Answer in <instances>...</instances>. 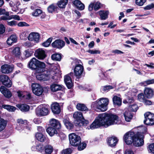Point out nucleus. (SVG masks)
I'll return each instance as SVG.
<instances>
[{
    "label": "nucleus",
    "mask_w": 154,
    "mask_h": 154,
    "mask_svg": "<svg viewBox=\"0 0 154 154\" xmlns=\"http://www.w3.org/2000/svg\"><path fill=\"white\" fill-rule=\"evenodd\" d=\"M118 116L111 113H104L100 114L90 126L91 129L104 126L107 127L109 125L119 124Z\"/></svg>",
    "instance_id": "nucleus-1"
},
{
    "label": "nucleus",
    "mask_w": 154,
    "mask_h": 154,
    "mask_svg": "<svg viewBox=\"0 0 154 154\" xmlns=\"http://www.w3.org/2000/svg\"><path fill=\"white\" fill-rule=\"evenodd\" d=\"M28 66L30 68L35 70L38 73L43 72L44 69L46 67L44 63L39 61L35 58H33L30 60Z\"/></svg>",
    "instance_id": "nucleus-2"
},
{
    "label": "nucleus",
    "mask_w": 154,
    "mask_h": 154,
    "mask_svg": "<svg viewBox=\"0 0 154 154\" xmlns=\"http://www.w3.org/2000/svg\"><path fill=\"white\" fill-rule=\"evenodd\" d=\"M109 100L107 98H102L93 103L91 106L97 108L103 112L107 109Z\"/></svg>",
    "instance_id": "nucleus-3"
},
{
    "label": "nucleus",
    "mask_w": 154,
    "mask_h": 154,
    "mask_svg": "<svg viewBox=\"0 0 154 154\" xmlns=\"http://www.w3.org/2000/svg\"><path fill=\"white\" fill-rule=\"evenodd\" d=\"M73 117L76 120L75 123L76 126L85 125L89 123L88 120L84 119L82 113L81 112L77 111L75 112L73 114Z\"/></svg>",
    "instance_id": "nucleus-4"
},
{
    "label": "nucleus",
    "mask_w": 154,
    "mask_h": 154,
    "mask_svg": "<svg viewBox=\"0 0 154 154\" xmlns=\"http://www.w3.org/2000/svg\"><path fill=\"white\" fill-rule=\"evenodd\" d=\"M69 139L70 144L74 146H78L81 142L80 137L74 133L69 135Z\"/></svg>",
    "instance_id": "nucleus-5"
},
{
    "label": "nucleus",
    "mask_w": 154,
    "mask_h": 154,
    "mask_svg": "<svg viewBox=\"0 0 154 154\" xmlns=\"http://www.w3.org/2000/svg\"><path fill=\"white\" fill-rule=\"evenodd\" d=\"M136 135L137 134H135L133 131H129L125 134L123 138L126 143L129 145L133 142Z\"/></svg>",
    "instance_id": "nucleus-6"
},
{
    "label": "nucleus",
    "mask_w": 154,
    "mask_h": 154,
    "mask_svg": "<svg viewBox=\"0 0 154 154\" xmlns=\"http://www.w3.org/2000/svg\"><path fill=\"white\" fill-rule=\"evenodd\" d=\"M143 135V134L138 132L133 141V145L136 146H140L144 144Z\"/></svg>",
    "instance_id": "nucleus-7"
},
{
    "label": "nucleus",
    "mask_w": 154,
    "mask_h": 154,
    "mask_svg": "<svg viewBox=\"0 0 154 154\" xmlns=\"http://www.w3.org/2000/svg\"><path fill=\"white\" fill-rule=\"evenodd\" d=\"M145 120H144L145 124L148 125L154 124V114L150 112L146 113L144 114Z\"/></svg>",
    "instance_id": "nucleus-8"
},
{
    "label": "nucleus",
    "mask_w": 154,
    "mask_h": 154,
    "mask_svg": "<svg viewBox=\"0 0 154 154\" xmlns=\"http://www.w3.org/2000/svg\"><path fill=\"white\" fill-rule=\"evenodd\" d=\"M32 87L33 93L37 96H39L41 95L43 92L42 88L39 84L32 83Z\"/></svg>",
    "instance_id": "nucleus-9"
},
{
    "label": "nucleus",
    "mask_w": 154,
    "mask_h": 154,
    "mask_svg": "<svg viewBox=\"0 0 154 154\" xmlns=\"http://www.w3.org/2000/svg\"><path fill=\"white\" fill-rule=\"evenodd\" d=\"M0 81L2 82V84L8 88L11 87L12 85L9 78L5 75H0Z\"/></svg>",
    "instance_id": "nucleus-10"
},
{
    "label": "nucleus",
    "mask_w": 154,
    "mask_h": 154,
    "mask_svg": "<svg viewBox=\"0 0 154 154\" xmlns=\"http://www.w3.org/2000/svg\"><path fill=\"white\" fill-rule=\"evenodd\" d=\"M83 70L84 68L82 65L79 64L76 65L74 69L75 75L78 79L80 78Z\"/></svg>",
    "instance_id": "nucleus-11"
},
{
    "label": "nucleus",
    "mask_w": 154,
    "mask_h": 154,
    "mask_svg": "<svg viewBox=\"0 0 154 154\" xmlns=\"http://www.w3.org/2000/svg\"><path fill=\"white\" fill-rule=\"evenodd\" d=\"M101 3L99 2H92L88 6V10L89 11H91L94 8L95 11H97L101 8Z\"/></svg>",
    "instance_id": "nucleus-12"
},
{
    "label": "nucleus",
    "mask_w": 154,
    "mask_h": 154,
    "mask_svg": "<svg viewBox=\"0 0 154 154\" xmlns=\"http://www.w3.org/2000/svg\"><path fill=\"white\" fill-rule=\"evenodd\" d=\"M50 72H49L50 73ZM53 72L51 71L50 73L48 72L47 74H42L37 75L36 77L37 79L39 80L47 81L52 76V73Z\"/></svg>",
    "instance_id": "nucleus-13"
},
{
    "label": "nucleus",
    "mask_w": 154,
    "mask_h": 154,
    "mask_svg": "<svg viewBox=\"0 0 154 154\" xmlns=\"http://www.w3.org/2000/svg\"><path fill=\"white\" fill-rule=\"evenodd\" d=\"M52 45L53 48L61 49L64 46L65 42L61 40L57 39L52 43Z\"/></svg>",
    "instance_id": "nucleus-14"
},
{
    "label": "nucleus",
    "mask_w": 154,
    "mask_h": 154,
    "mask_svg": "<svg viewBox=\"0 0 154 154\" xmlns=\"http://www.w3.org/2000/svg\"><path fill=\"white\" fill-rule=\"evenodd\" d=\"M51 109L52 112L54 114H58L61 111L60 106L59 103L57 102L51 104Z\"/></svg>",
    "instance_id": "nucleus-15"
},
{
    "label": "nucleus",
    "mask_w": 154,
    "mask_h": 154,
    "mask_svg": "<svg viewBox=\"0 0 154 154\" xmlns=\"http://www.w3.org/2000/svg\"><path fill=\"white\" fill-rule=\"evenodd\" d=\"M17 122L18 124L16 127V129L20 131L24 129V126L26 124L27 121L22 119H18L17 120Z\"/></svg>",
    "instance_id": "nucleus-16"
},
{
    "label": "nucleus",
    "mask_w": 154,
    "mask_h": 154,
    "mask_svg": "<svg viewBox=\"0 0 154 154\" xmlns=\"http://www.w3.org/2000/svg\"><path fill=\"white\" fill-rule=\"evenodd\" d=\"M35 55L38 59L41 60L44 59L46 57L45 51L41 49L37 50L35 52Z\"/></svg>",
    "instance_id": "nucleus-17"
},
{
    "label": "nucleus",
    "mask_w": 154,
    "mask_h": 154,
    "mask_svg": "<svg viewBox=\"0 0 154 154\" xmlns=\"http://www.w3.org/2000/svg\"><path fill=\"white\" fill-rule=\"evenodd\" d=\"M49 112L48 109L46 107L38 109L36 110L37 115L39 116H45L47 115Z\"/></svg>",
    "instance_id": "nucleus-18"
},
{
    "label": "nucleus",
    "mask_w": 154,
    "mask_h": 154,
    "mask_svg": "<svg viewBox=\"0 0 154 154\" xmlns=\"http://www.w3.org/2000/svg\"><path fill=\"white\" fill-rule=\"evenodd\" d=\"M13 69V67L12 66L5 64L1 67V71L4 73H9L11 72Z\"/></svg>",
    "instance_id": "nucleus-19"
},
{
    "label": "nucleus",
    "mask_w": 154,
    "mask_h": 154,
    "mask_svg": "<svg viewBox=\"0 0 154 154\" xmlns=\"http://www.w3.org/2000/svg\"><path fill=\"white\" fill-rule=\"evenodd\" d=\"M28 38L29 40L34 41L37 43L38 42L39 40V35L38 33L32 32L29 35Z\"/></svg>",
    "instance_id": "nucleus-20"
},
{
    "label": "nucleus",
    "mask_w": 154,
    "mask_h": 154,
    "mask_svg": "<svg viewBox=\"0 0 154 154\" xmlns=\"http://www.w3.org/2000/svg\"><path fill=\"white\" fill-rule=\"evenodd\" d=\"M50 124L52 127L57 129H60L61 128V125L59 122L54 119H52L50 120Z\"/></svg>",
    "instance_id": "nucleus-21"
},
{
    "label": "nucleus",
    "mask_w": 154,
    "mask_h": 154,
    "mask_svg": "<svg viewBox=\"0 0 154 154\" xmlns=\"http://www.w3.org/2000/svg\"><path fill=\"white\" fill-rule=\"evenodd\" d=\"M0 91L1 93L6 97L9 98L11 96V93L8 89L5 86H1L0 88Z\"/></svg>",
    "instance_id": "nucleus-22"
},
{
    "label": "nucleus",
    "mask_w": 154,
    "mask_h": 154,
    "mask_svg": "<svg viewBox=\"0 0 154 154\" xmlns=\"http://www.w3.org/2000/svg\"><path fill=\"white\" fill-rule=\"evenodd\" d=\"M144 92L145 96L148 98L152 97L153 95V91L151 88H146Z\"/></svg>",
    "instance_id": "nucleus-23"
},
{
    "label": "nucleus",
    "mask_w": 154,
    "mask_h": 154,
    "mask_svg": "<svg viewBox=\"0 0 154 154\" xmlns=\"http://www.w3.org/2000/svg\"><path fill=\"white\" fill-rule=\"evenodd\" d=\"M64 81L67 87L68 88H71L72 86V84L70 77L68 75H65Z\"/></svg>",
    "instance_id": "nucleus-24"
},
{
    "label": "nucleus",
    "mask_w": 154,
    "mask_h": 154,
    "mask_svg": "<svg viewBox=\"0 0 154 154\" xmlns=\"http://www.w3.org/2000/svg\"><path fill=\"white\" fill-rule=\"evenodd\" d=\"M112 101L114 105L120 106L122 105V99L117 96H114L112 98Z\"/></svg>",
    "instance_id": "nucleus-25"
},
{
    "label": "nucleus",
    "mask_w": 154,
    "mask_h": 154,
    "mask_svg": "<svg viewBox=\"0 0 154 154\" xmlns=\"http://www.w3.org/2000/svg\"><path fill=\"white\" fill-rule=\"evenodd\" d=\"M73 4L80 10H82L85 8L84 5L79 0H75L73 2Z\"/></svg>",
    "instance_id": "nucleus-26"
},
{
    "label": "nucleus",
    "mask_w": 154,
    "mask_h": 154,
    "mask_svg": "<svg viewBox=\"0 0 154 154\" xmlns=\"http://www.w3.org/2000/svg\"><path fill=\"white\" fill-rule=\"evenodd\" d=\"M118 141V140L116 138L113 137L109 138L107 140L109 145L111 147L115 146Z\"/></svg>",
    "instance_id": "nucleus-27"
},
{
    "label": "nucleus",
    "mask_w": 154,
    "mask_h": 154,
    "mask_svg": "<svg viewBox=\"0 0 154 154\" xmlns=\"http://www.w3.org/2000/svg\"><path fill=\"white\" fill-rule=\"evenodd\" d=\"M100 16V18L102 20H105L108 18V16L109 13L108 11L101 10L98 12Z\"/></svg>",
    "instance_id": "nucleus-28"
},
{
    "label": "nucleus",
    "mask_w": 154,
    "mask_h": 154,
    "mask_svg": "<svg viewBox=\"0 0 154 154\" xmlns=\"http://www.w3.org/2000/svg\"><path fill=\"white\" fill-rule=\"evenodd\" d=\"M124 115L125 120L128 122H130L132 117L131 113L127 109L125 111Z\"/></svg>",
    "instance_id": "nucleus-29"
},
{
    "label": "nucleus",
    "mask_w": 154,
    "mask_h": 154,
    "mask_svg": "<svg viewBox=\"0 0 154 154\" xmlns=\"http://www.w3.org/2000/svg\"><path fill=\"white\" fill-rule=\"evenodd\" d=\"M35 137L38 141L41 142H44L46 138L45 136L41 133H36Z\"/></svg>",
    "instance_id": "nucleus-30"
},
{
    "label": "nucleus",
    "mask_w": 154,
    "mask_h": 154,
    "mask_svg": "<svg viewBox=\"0 0 154 154\" xmlns=\"http://www.w3.org/2000/svg\"><path fill=\"white\" fill-rule=\"evenodd\" d=\"M16 106L22 112H27L29 109V106L26 104H17Z\"/></svg>",
    "instance_id": "nucleus-31"
},
{
    "label": "nucleus",
    "mask_w": 154,
    "mask_h": 154,
    "mask_svg": "<svg viewBox=\"0 0 154 154\" xmlns=\"http://www.w3.org/2000/svg\"><path fill=\"white\" fill-rule=\"evenodd\" d=\"M12 53L15 57H20L21 55L20 48L19 47L14 48L12 51Z\"/></svg>",
    "instance_id": "nucleus-32"
},
{
    "label": "nucleus",
    "mask_w": 154,
    "mask_h": 154,
    "mask_svg": "<svg viewBox=\"0 0 154 154\" xmlns=\"http://www.w3.org/2000/svg\"><path fill=\"white\" fill-rule=\"evenodd\" d=\"M57 129L52 127L48 128L46 129V131L51 136H53L54 134L57 133L56 130Z\"/></svg>",
    "instance_id": "nucleus-33"
},
{
    "label": "nucleus",
    "mask_w": 154,
    "mask_h": 154,
    "mask_svg": "<svg viewBox=\"0 0 154 154\" xmlns=\"http://www.w3.org/2000/svg\"><path fill=\"white\" fill-rule=\"evenodd\" d=\"M51 89L53 92H56L60 90L62 88V86L57 84H53L51 85Z\"/></svg>",
    "instance_id": "nucleus-34"
},
{
    "label": "nucleus",
    "mask_w": 154,
    "mask_h": 154,
    "mask_svg": "<svg viewBox=\"0 0 154 154\" xmlns=\"http://www.w3.org/2000/svg\"><path fill=\"white\" fill-rule=\"evenodd\" d=\"M76 107L79 110L86 111H88V109L83 104L78 103L76 105Z\"/></svg>",
    "instance_id": "nucleus-35"
},
{
    "label": "nucleus",
    "mask_w": 154,
    "mask_h": 154,
    "mask_svg": "<svg viewBox=\"0 0 154 154\" xmlns=\"http://www.w3.org/2000/svg\"><path fill=\"white\" fill-rule=\"evenodd\" d=\"M7 122L4 119L0 117V132L3 131L6 126Z\"/></svg>",
    "instance_id": "nucleus-36"
},
{
    "label": "nucleus",
    "mask_w": 154,
    "mask_h": 154,
    "mask_svg": "<svg viewBox=\"0 0 154 154\" xmlns=\"http://www.w3.org/2000/svg\"><path fill=\"white\" fill-rule=\"evenodd\" d=\"M51 58L52 60L56 61H60L61 59V54L55 53L52 55Z\"/></svg>",
    "instance_id": "nucleus-37"
},
{
    "label": "nucleus",
    "mask_w": 154,
    "mask_h": 154,
    "mask_svg": "<svg viewBox=\"0 0 154 154\" xmlns=\"http://www.w3.org/2000/svg\"><path fill=\"white\" fill-rule=\"evenodd\" d=\"M68 0H60L57 2V5L60 8H64L68 3Z\"/></svg>",
    "instance_id": "nucleus-38"
},
{
    "label": "nucleus",
    "mask_w": 154,
    "mask_h": 154,
    "mask_svg": "<svg viewBox=\"0 0 154 154\" xmlns=\"http://www.w3.org/2000/svg\"><path fill=\"white\" fill-rule=\"evenodd\" d=\"M63 121L65 125L68 129L70 130L73 128V125L68 119H64Z\"/></svg>",
    "instance_id": "nucleus-39"
},
{
    "label": "nucleus",
    "mask_w": 154,
    "mask_h": 154,
    "mask_svg": "<svg viewBox=\"0 0 154 154\" xmlns=\"http://www.w3.org/2000/svg\"><path fill=\"white\" fill-rule=\"evenodd\" d=\"M53 151V147L51 145H48L45 147V152L47 154H51Z\"/></svg>",
    "instance_id": "nucleus-40"
},
{
    "label": "nucleus",
    "mask_w": 154,
    "mask_h": 154,
    "mask_svg": "<svg viewBox=\"0 0 154 154\" xmlns=\"http://www.w3.org/2000/svg\"><path fill=\"white\" fill-rule=\"evenodd\" d=\"M9 5L11 7L16 6L17 7V6L20 5V3L17 0H11L9 2Z\"/></svg>",
    "instance_id": "nucleus-41"
},
{
    "label": "nucleus",
    "mask_w": 154,
    "mask_h": 154,
    "mask_svg": "<svg viewBox=\"0 0 154 154\" xmlns=\"http://www.w3.org/2000/svg\"><path fill=\"white\" fill-rule=\"evenodd\" d=\"M72 149L70 148H67L63 150L61 152V154H71Z\"/></svg>",
    "instance_id": "nucleus-42"
},
{
    "label": "nucleus",
    "mask_w": 154,
    "mask_h": 154,
    "mask_svg": "<svg viewBox=\"0 0 154 154\" xmlns=\"http://www.w3.org/2000/svg\"><path fill=\"white\" fill-rule=\"evenodd\" d=\"M56 8V5L54 4H52L48 7V10L49 13H52L55 11Z\"/></svg>",
    "instance_id": "nucleus-43"
},
{
    "label": "nucleus",
    "mask_w": 154,
    "mask_h": 154,
    "mask_svg": "<svg viewBox=\"0 0 154 154\" xmlns=\"http://www.w3.org/2000/svg\"><path fill=\"white\" fill-rule=\"evenodd\" d=\"M42 11L40 9H37L32 13V16L35 17L39 16L42 13Z\"/></svg>",
    "instance_id": "nucleus-44"
},
{
    "label": "nucleus",
    "mask_w": 154,
    "mask_h": 154,
    "mask_svg": "<svg viewBox=\"0 0 154 154\" xmlns=\"http://www.w3.org/2000/svg\"><path fill=\"white\" fill-rule=\"evenodd\" d=\"M52 38H49L46 41L43 43L42 45L45 47H48L49 46L52 41Z\"/></svg>",
    "instance_id": "nucleus-45"
},
{
    "label": "nucleus",
    "mask_w": 154,
    "mask_h": 154,
    "mask_svg": "<svg viewBox=\"0 0 154 154\" xmlns=\"http://www.w3.org/2000/svg\"><path fill=\"white\" fill-rule=\"evenodd\" d=\"M102 90L104 92H107L110 89L113 88V87L110 85L104 86L102 87Z\"/></svg>",
    "instance_id": "nucleus-46"
},
{
    "label": "nucleus",
    "mask_w": 154,
    "mask_h": 154,
    "mask_svg": "<svg viewBox=\"0 0 154 154\" xmlns=\"http://www.w3.org/2000/svg\"><path fill=\"white\" fill-rule=\"evenodd\" d=\"M78 146V149L79 150L81 151L85 148L86 144L84 143H81Z\"/></svg>",
    "instance_id": "nucleus-47"
},
{
    "label": "nucleus",
    "mask_w": 154,
    "mask_h": 154,
    "mask_svg": "<svg viewBox=\"0 0 154 154\" xmlns=\"http://www.w3.org/2000/svg\"><path fill=\"white\" fill-rule=\"evenodd\" d=\"M143 83L144 86H146L147 85L154 84V79L147 80L143 82Z\"/></svg>",
    "instance_id": "nucleus-48"
},
{
    "label": "nucleus",
    "mask_w": 154,
    "mask_h": 154,
    "mask_svg": "<svg viewBox=\"0 0 154 154\" xmlns=\"http://www.w3.org/2000/svg\"><path fill=\"white\" fill-rule=\"evenodd\" d=\"M148 151L149 152L154 154V143L149 145Z\"/></svg>",
    "instance_id": "nucleus-49"
},
{
    "label": "nucleus",
    "mask_w": 154,
    "mask_h": 154,
    "mask_svg": "<svg viewBox=\"0 0 154 154\" xmlns=\"http://www.w3.org/2000/svg\"><path fill=\"white\" fill-rule=\"evenodd\" d=\"M129 107L130 110L133 112L136 111L138 109L137 106L135 104L131 105L129 106Z\"/></svg>",
    "instance_id": "nucleus-50"
},
{
    "label": "nucleus",
    "mask_w": 154,
    "mask_h": 154,
    "mask_svg": "<svg viewBox=\"0 0 154 154\" xmlns=\"http://www.w3.org/2000/svg\"><path fill=\"white\" fill-rule=\"evenodd\" d=\"M146 0H136L135 3L138 6H142L146 2Z\"/></svg>",
    "instance_id": "nucleus-51"
},
{
    "label": "nucleus",
    "mask_w": 154,
    "mask_h": 154,
    "mask_svg": "<svg viewBox=\"0 0 154 154\" xmlns=\"http://www.w3.org/2000/svg\"><path fill=\"white\" fill-rule=\"evenodd\" d=\"M7 24L11 26H15L17 24V22L15 20L11 21H7Z\"/></svg>",
    "instance_id": "nucleus-52"
},
{
    "label": "nucleus",
    "mask_w": 154,
    "mask_h": 154,
    "mask_svg": "<svg viewBox=\"0 0 154 154\" xmlns=\"http://www.w3.org/2000/svg\"><path fill=\"white\" fill-rule=\"evenodd\" d=\"M138 99L141 102H143L146 99L144 95L142 93L140 94L138 96Z\"/></svg>",
    "instance_id": "nucleus-53"
},
{
    "label": "nucleus",
    "mask_w": 154,
    "mask_h": 154,
    "mask_svg": "<svg viewBox=\"0 0 154 154\" xmlns=\"http://www.w3.org/2000/svg\"><path fill=\"white\" fill-rule=\"evenodd\" d=\"M44 149V146L41 144H38L36 146V149L37 151H42Z\"/></svg>",
    "instance_id": "nucleus-54"
},
{
    "label": "nucleus",
    "mask_w": 154,
    "mask_h": 154,
    "mask_svg": "<svg viewBox=\"0 0 154 154\" xmlns=\"http://www.w3.org/2000/svg\"><path fill=\"white\" fill-rule=\"evenodd\" d=\"M154 8V4L151 3L146 6L144 8V9L145 10H149Z\"/></svg>",
    "instance_id": "nucleus-55"
},
{
    "label": "nucleus",
    "mask_w": 154,
    "mask_h": 154,
    "mask_svg": "<svg viewBox=\"0 0 154 154\" xmlns=\"http://www.w3.org/2000/svg\"><path fill=\"white\" fill-rule=\"evenodd\" d=\"M88 52L91 54H100V51L98 50H89Z\"/></svg>",
    "instance_id": "nucleus-56"
},
{
    "label": "nucleus",
    "mask_w": 154,
    "mask_h": 154,
    "mask_svg": "<svg viewBox=\"0 0 154 154\" xmlns=\"http://www.w3.org/2000/svg\"><path fill=\"white\" fill-rule=\"evenodd\" d=\"M10 39L14 43H15L17 42V38L16 35H11L9 37Z\"/></svg>",
    "instance_id": "nucleus-57"
},
{
    "label": "nucleus",
    "mask_w": 154,
    "mask_h": 154,
    "mask_svg": "<svg viewBox=\"0 0 154 154\" xmlns=\"http://www.w3.org/2000/svg\"><path fill=\"white\" fill-rule=\"evenodd\" d=\"M5 28L2 24H0V34H2L5 32Z\"/></svg>",
    "instance_id": "nucleus-58"
},
{
    "label": "nucleus",
    "mask_w": 154,
    "mask_h": 154,
    "mask_svg": "<svg viewBox=\"0 0 154 154\" xmlns=\"http://www.w3.org/2000/svg\"><path fill=\"white\" fill-rule=\"evenodd\" d=\"M17 25L19 26L22 27L23 26H28L29 25L26 22H20L18 23Z\"/></svg>",
    "instance_id": "nucleus-59"
},
{
    "label": "nucleus",
    "mask_w": 154,
    "mask_h": 154,
    "mask_svg": "<svg viewBox=\"0 0 154 154\" xmlns=\"http://www.w3.org/2000/svg\"><path fill=\"white\" fill-rule=\"evenodd\" d=\"M28 33L26 32H24L21 34L22 39H26V37H28Z\"/></svg>",
    "instance_id": "nucleus-60"
},
{
    "label": "nucleus",
    "mask_w": 154,
    "mask_h": 154,
    "mask_svg": "<svg viewBox=\"0 0 154 154\" xmlns=\"http://www.w3.org/2000/svg\"><path fill=\"white\" fill-rule=\"evenodd\" d=\"M11 16V17H10V18H11V19H13L14 20H20V17L17 15H11L10 16Z\"/></svg>",
    "instance_id": "nucleus-61"
},
{
    "label": "nucleus",
    "mask_w": 154,
    "mask_h": 154,
    "mask_svg": "<svg viewBox=\"0 0 154 154\" xmlns=\"http://www.w3.org/2000/svg\"><path fill=\"white\" fill-rule=\"evenodd\" d=\"M23 45L26 47H32L33 45V44L29 42H26L24 43Z\"/></svg>",
    "instance_id": "nucleus-62"
},
{
    "label": "nucleus",
    "mask_w": 154,
    "mask_h": 154,
    "mask_svg": "<svg viewBox=\"0 0 154 154\" xmlns=\"http://www.w3.org/2000/svg\"><path fill=\"white\" fill-rule=\"evenodd\" d=\"M25 55L26 57H28L31 56V54L28 50H26L24 51Z\"/></svg>",
    "instance_id": "nucleus-63"
},
{
    "label": "nucleus",
    "mask_w": 154,
    "mask_h": 154,
    "mask_svg": "<svg viewBox=\"0 0 154 154\" xmlns=\"http://www.w3.org/2000/svg\"><path fill=\"white\" fill-rule=\"evenodd\" d=\"M143 103L146 105H151L152 104V102L149 100H147L146 99H145L144 101L143 102Z\"/></svg>",
    "instance_id": "nucleus-64"
}]
</instances>
